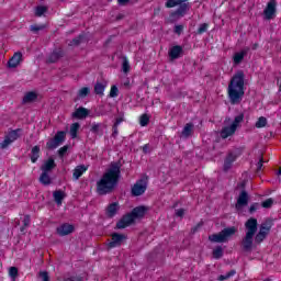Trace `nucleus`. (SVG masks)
Returning <instances> with one entry per match:
<instances>
[{"mask_svg":"<svg viewBox=\"0 0 281 281\" xmlns=\"http://www.w3.org/2000/svg\"><path fill=\"white\" fill-rule=\"evenodd\" d=\"M233 276H236V270H231L226 274H221L217 280L218 281H225L229 280V278H233Z\"/></svg>","mask_w":281,"mask_h":281,"instance_id":"38","label":"nucleus"},{"mask_svg":"<svg viewBox=\"0 0 281 281\" xmlns=\"http://www.w3.org/2000/svg\"><path fill=\"white\" fill-rule=\"evenodd\" d=\"M278 175H280V176H281V167L279 168Z\"/></svg>","mask_w":281,"mask_h":281,"instance_id":"63","label":"nucleus"},{"mask_svg":"<svg viewBox=\"0 0 281 281\" xmlns=\"http://www.w3.org/2000/svg\"><path fill=\"white\" fill-rule=\"evenodd\" d=\"M119 94H120V90L117 89V86H112L109 97L110 98H117Z\"/></svg>","mask_w":281,"mask_h":281,"instance_id":"47","label":"nucleus"},{"mask_svg":"<svg viewBox=\"0 0 281 281\" xmlns=\"http://www.w3.org/2000/svg\"><path fill=\"white\" fill-rule=\"evenodd\" d=\"M100 114L101 115H106L108 113H110L111 112V108H108L106 105H101L100 108Z\"/></svg>","mask_w":281,"mask_h":281,"instance_id":"53","label":"nucleus"},{"mask_svg":"<svg viewBox=\"0 0 281 281\" xmlns=\"http://www.w3.org/2000/svg\"><path fill=\"white\" fill-rule=\"evenodd\" d=\"M149 123H150V116H148V114H142L139 117L140 126H148Z\"/></svg>","mask_w":281,"mask_h":281,"instance_id":"39","label":"nucleus"},{"mask_svg":"<svg viewBox=\"0 0 281 281\" xmlns=\"http://www.w3.org/2000/svg\"><path fill=\"white\" fill-rule=\"evenodd\" d=\"M76 227L69 223H65L57 227V234L58 236H69V234H74V231Z\"/></svg>","mask_w":281,"mask_h":281,"instance_id":"15","label":"nucleus"},{"mask_svg":"<svg viewBox=\"0 0 281 281\" xmlns=\"http://www.w3.org/2000/svg\"><path fill=\"white\" fill-rule=\"evenodd\" d=\"M236 232H238L236 226L226 227L217 234L210 235L209 240L211 243H227L229 238L236 234Z\"/></svg>","mask_w":281,"mask_h":281,"instance_id":"6","label":"nucleus"},{"mask_svg":"<svg viewBox=\"0 0 281 281\" xmlns=\"http://www.w3.org/2000/svg\"><path fill=\"white\" fill-rule=\"evenodd\" d=\"M278 0H270L267 3L266 9L263 10V16L266 21H271V19H276V12H278Z\"/></svg>","mask_w":281,"mask_h":281,"instance_id":"8","label":"nucleus"},{"mask_svg":"<svg viewBox=\"0 0 281 281\" xmlns=\"http://www.w3.org/2000/svg\"><path fill=\"white\" fill-rule=\"evenodd\" d=\"M65 196H67V194L63 190H56L53 192V199L55 203H57L58 205H63V201H65Z\"/></svg>","mask_w":281,"mask_h":281,"instance_id":"23","label":"nucleus"},{"mask_svg":"<svg viewBox=\"0 0 281 281\" xmlns=\"http://www.w3.org/2000/svg\"><path fill=\"white\" fill-rule=\"evenodd\" d=\"M261 207H265V210H271V207H273V198L265 200L261 203Z\"/></svg>","mask_w":281,"mask_h":281,"instance_id":"43","label":"nucleus"},{"mask_svg":"<svg viewBox=\"0 0 281 281\" xmlns=\"http://www.w3.org/2000/svg\"><path fill=\"white\" fill-rule=\"evenodd\" d=\"M22 61H23V53L22 52L14 53L12 58L8 61V67L10 69H16V67H19V65H21Z\"/></svg>","mask_w":281,"mask_h":281,"instance_id":"14","label":"nucleus"},{"mask_svg":"<svg viewBox=\"0 0 281 281\" xmlns=\"http://www.w3.org/2000/svg\"><path fill=\"white\" fill-rule=\"evenodd\" d=\"M246 235L241 239L243 251H251L254 249V237L258 232V220L256 217H250L245 223Z\"/></svg>","mask_w":281,"mask_h":281,"instance_id":"4","label":"nucleus"},{"mask_svg":"<svg viewBox=\"0 0 281 281\" xmlns=\"http://www.w3.org/2000/svg\"><path fill=\"white\" fill-rule=\"evenodd\" d=\"M22 223L23 226L20 228V232H25V229L30 227V223H32V218L30 217V215H25Z\"/></svg>","mask_w":281,"mask_h":281,"instance_id":"37","label":"nucleus"},{"mask_svg":"<svg viewBox=\"0 0 281 281\" xmlns=\"http://www.w3.org/2000/svg\"><path fill=\"white\" fill-rule=\"evenodd\" d=\"M117 212H120V203L117 202L110 203L105 209V215L108 218H113Z\"/></svg>","mask_w":281,"mask_h":281,"instance_id":"16","label":"nucleus"},{"mask_svg":"<svg viewBox=\"0 0 281 281\" xmlns=\"http://www.w3.org/2000/svg\"><path fill=\"white\" fill-rule=\"evenodd\" d=\"M236 159H238V156L233 151H229L227 154V156L224 159V166H223L224 172H229V170H232V166L234 165V161H236Z\"/></svg>","mask_w":281,"mask_h":281,"instance_id":"13","label":"nucleus"},{"mask_svg":"<svg viewBox=\"0 0 281 281\" xmlns=\"http://www.w3.org/2000/svg\"><path fill=\"white\" fill-rule=\"evenodd\" d=\"M85 172H87V166L85 165H79L74 169V173L72 177L76 181H78V179H80V177H82V175H85Z\"/></svg>","mask_w":281,"mask_h":281,"instance_id":"25","label":"nucleus"},{"mask_svg":"<svg viewBox=\"0 0 281 281\" xmlns=\"http://www.w3.org/2000/svg\"><path fill=\"white\" fill-rule=\"evenodd\" d=\"M234 133H236L235 127L229 125V126L222 128L221 137H222V139H227V137H232V135H234Z\"/></svg>","mask_w":281,"mask_h":281,"instance_id":"26","label":"nucleus"},{"mask_svg":"<svg viewBox=\"0 0 281 281\" xmlns=\"http://www.w3.org/2000/svg\"><path fill=\"white\" fill-rule=\"evenodd\" d=\"M9 276H10V278H12V280H16V278H19V268L11 267L9 269Z\"/></svg>","mask_w":281,"mask_h":281,"instance_id":"44","label":"nucleus"},{"mask_svg":"<svg viewBox=\"0 0 281 281\" xmlns=\"http://www.w3.org/2000/svg\"><path fill=\"white\" fill-rule=\"evenodd\" d=\"M105 89H106V82H100V81L95 82V85H94L95 95H100V98H102V95H104Z\"/></svg>","mask_w":281,"mask_h":281,"instance_id":"27","label":"nucleus"},{"mask_svg":"<svg viewBox=\"0 0 281 281\" xmlns=\"http://www.w3.org/2000/svg\"><path fill=\"white\" fill-rule=\"evenodd\" d=\"M229 103L240 104L245 98V71L238 70L229 80L227 87Z\"/></svg>","mask_w":281,"mask_h":281,"instance_id":"2","label":"nucleus"},{"mask_svg":"<svg viewBox=\"0 0 281 281\" xmlns=\"http://www.w3.org/2000/svg\"><path fill=\"white\" fill-rule=\"evenodd\" d=\"M82 43V35H79L78 37H75L69 45L78 46Z\"/></svg>","mask_w":281,"mask_h":281,"instance_id":"52","label":"nucleus"},{"mask_svg":"<svg viewBox=\"0 0 281 281\" xmlns=\"http://www.w3.org/2000/svg\"><path fill=\"white\" fill-rule=\"evenodd\" d=\"M147 184L144 179L138 180L132 188L133 196H142L146 192Z\"/></svg>","mask_w":281,"mask_h":281,"instance_id":"11","label":"nucleus"},{"mask_svg":"<svg viewBox=\"0 0 281 281\" xmlns=\"http://www.w3.org/2000/svg\"><path fill=\"white\" fill-rule=\"evenodd\" d=\"M122 122H124V119L122 117H117L114 122V126H120V124H122Z\"/></svg>","mask_w":281,"mask_h":281,"instance_id":"60","label":"nucleus"},{"mask_svg":"<svg viewBox=\"0 0 281 281\" xmlns=\"http://www.w3.org/2000/svg\"><path fill=\"white\" fill-rule=\"evenodd\" d=\"M188 0H167L166 8H179L170 13V19L172 22L179 21V19H183L188 12H190V2Z\"/></svg>","mask_w":281,"mask_h":281,"instance_id":"5","label":"nucleus"},{"mask_svg":"<svg viewBox=\"0 0 281 281\" xmlns=\"http://www.w3.org/2000/svg\"><path fill=\"white\" fill-rule=\"evenodd\" d=\"M90 133H93V135H102V123H93L91 125Z\"/></svg>","mask_w":281,"mask_h":281,"instance_id":"33","label":"nucleus"},{"mask_svg":"<svg viewBox=\"0 0 281 281\" xmlns=\"http://www.w3.org/2000/svg\"><path fill=\"white\" fill-rule=\"evenodd\" d=\"M271 227H273V222L271 220H266L260 225L259 232H267V235H269V232H271Z\"/></svg>","mask_w":281,"mask_h":281,"instance_id":"31","label":"nucleus"},{"mask_svg":"<svg viewBox=\"0 0 281 281\" xmlns=\"http://www.w3.org/2000/svg\"><path fill=\"white\" fill-rule=\"evenodd\" d=\"M260 207H262L261 204L258 203V202H255V203H252V204L250 205L248 212H249V214H255V212H258V210H259Z\"/></svg>","mask_w":281,"mask_h":281,"instance_id":"45","label":"nucleus"},{"mask_svg":"<svg viewBox=\"0 0 281 281\" xmlns=\"http://www.w3.org/2000/svg\"><path fill=\"white\" fill-rule=\"evenodd\" d=\"M256 128H265L267 126V117L260 116L255 124Z\"/></svg>","mask_w":281,"mask_h":281,"instance_id":"40","label":"nucleus"},{"mask_svg":"<svg viewBox=\"0 0 281 281\" xmlns=\"http://www.w3.org/2000/svg\"><path fill=\"white\" fill-rule=\"evenodd\" d=\"M122 71L123 74H128V71H131V64H128V59H126V57L123 58Z\"/></svg>","mask_w":281,"mask_h":281,"instance_id":"42","label":"nucleus"},{"mask_svg":"<svg viewBox=\"0 0 281 281\" xmlns=\"http://www.w3.org/2000/svg\"><path fill=\"white\" fill-rule=\"evenodd\" d=\"M143 153L144 155H148V153H150V144H145L143 146Z\"/></svg>","mask_w":281,"mask_h":281,"instance_id":"58","label":"nucleus"},{"mask_svg":"<svg viewBox=\"0 0 281 281\" xmlns=\"http://www.w3.org/2000/svg\"><path fill=\"white\" fill-rule=\"evenodd\" d=\"M40 183H42V186H52V178L49 177V172L42 171L40 176Z\"/></svg>","mask_w":281,"mask_h":281,"instance_id":"28","label":"nucleus"},{"mask_svg":"<svg viewBox=\"0 0 281 281\" xmlns=\"http://www.w3.org/2000/svg\"><path fill=\"white\" fill-rule=\"evenodd\" d=\"M78 131H80V123H72L70 125V137H71V139H76V137H78Z\"/></svg>","mask_w":281,"mask_h":281,"instance_id":"34","label":"nucleus"},{"mask_svg":"<svg viewBox=\"0 0 281 281\" xmlns=\"http://www.w3.org/2000/svg\"><path fill=\"white\" fill-rule=\"evenodd\" d=\"M267 232L265 231H259L258 234L255 236V243L257 245H260V243H262L265 240V238H267Z\"/></svg>","mask_w":281,"mask_h":281,"instance_id":"36","label":"nucleus"},{"mask_svg":"<svg viewBox=\"0 0 281 281\" xmlns=\"http://www.w3.org/2000/svg\"><path fill=\"white\" fill-rule=\"evenodd\" d=\"M72 117H75L76 120H85L89 117V110L80 106L72 113Z\"/></svg>","mask_w":281,"mask_h":281,"instance_id":"20","label":"nucleus"},{"mask_svg":"<svg viewBox=\"0 0 281 281\" xmlns=\"http://www.w3.org/2000/svg\"><path fill=\"white\" fill-rule=\"evenodd\" d=\"M47 12V7L45 5H37L35 9V16H43Z\"/></svg>","mask_w":281,"mask_h":281,"instance_id":"41","label":"nucleus"},{"mask_svg":"<svg viewBox=\"0 0 281 281\" xmlns=\"http://www.w3.org/2000/svg\"><path fill=\"white\" fill-rule=\"evenodd\" d=\"M248 53H249V48H245L240 52L235 53L233 56L234 65H240V63L245 60V56H247Z\"/></svg>","mask_w":281,"mask_h":281,"instance_id":"18","label":"nucleus"},{"mask_svg":"<svg viewBox=\"0 0 281 281\" xmlns=\"http://www.w3.org/2000/svg\"><path fill=\"white\" fill-rule=\"evenodd\" d=\"M207 27H210V24L207 23L200 24V27L198 29L196 34H205V32H207Z\"/></svg>","mask_w":281,"mask_h":281,"instance_id":"46","label":"nucleus"},{"mask_svg":"<svg viewBox=\"0 0 281 281\" xmlns=\"http://www.w3.org/2000/svg\"><path fill=\"white\" fill-rule=\"evenodd\" d=\"M248 204H249V193L243 190L238 195L235 207L236 210H243V207H246V205Z\"/></svg>","mask_w":281,"mask_h":281,"instance_id":"12","label":"nucleus"},{"mask_svg":"<svg viewBox=\"0 0 281 281\" xmlns=\"http://www.w3.org/2000/svg\"><path fill=\"white\" fill-rule=\"evenodd\" d=\"M225 255V250L223 249V246H216L212 251V257L215 260H221L223 256Z\"/></svg>","mask_w":281,"mask_h":281,"instance_id":"29","label":"nucleus"},{"mask_svg":"<svg viewBox=\"0 0 281 281\" xmlns=\"http://www.w3.org/2000/svg\"><path fill=\"white\" fill-rule=\"evenodd\" d=\"M65 57V50L63 49V47L59 48H55L50 55L47 57L46 63H48L49 65L54 64V63H58L60 58Z\"/></svg>","mask_w":281,"mask_h":281,"instance_id":"10","label":"nucleus"},{"mask_svg":"<svg viewBox=\"0 0 281 281\" xmlns=\"http://www.w3.org/2000/svg\"><path fill=\"white\" fill-rule=\"evenodd\" d=\"M147 212L148 207L144 205L134 207L130 213H126L120 218L115 225V229H126V227H131L135 221L144 218Z\"/></svg>","mask_w":281,"mask_h":281,"instance_id":"3","label":"nucleus"},{"mask_svg":"<svg viewBox=\"0 0 281 281\" xmlns=\"http://www.w3.org/2000/svg\"><path fill=\"white\" fill-rule=\"evenodd\" d=\"M12 144V142L10 140V138L8 136L4 137V140H2L0 143V148L3 150L5 148H8V146Z\"/></svg>","mask_w":281,"mask_h":281,"instance_id":"49","label":"nucleus"},{"mask_svg":"<svg viewBox=\"0 0 281 281\" xmlns=\"http://www.w3.org/2000/svg\"><path fill=\"white\" fill-rule=\"evenodd\" d=\"M194 133V123H187L181 132L182 137H192V134Z\"/></svg>","mask_w":281,"mask_h":281,"instance_id":"24","label":"nucleus"},{"mask_svg":"<svg viewBox=\"0 0 281 281\" xmlns=\"http://www.w3.org/2000/svg\"><path fill=\"white\" fill-rule=\"evenodd\" d=\"M67 150H69V145H66L58 149V156L60 159H63V157H65V155H67Z\"/></svg>","mask_w":281,"mask_h":281,"instance_id":"48","label":"nucleus"},{"mask_svg":"<svg viewBox=\"0 0 281 281\" xmlns=\"http://www.w3.org/2000/svg\"><path fill=\"white\" fill-rule=\"evenodd\" d=\"M176 216H178L179 218H183V216H186V209H178L176 211Z\"/></svg>","mask_w":281,"mask_h":281,"instance_id":"55","label":"nucleus"},{"mask_svg":"<svg viewBox=\"0 0 281 281\" xmlns=\"http://www.w3.org/2000/svg\"><path fill=\"white\" fill-rule=\"evenodd\" d=\"M245 120V114L244 113H239L237 116H235L233 123L231 124V126L235 127V131L238 128V126H240L241 122Z\"/></svg>","mask_w":281,"mask_h":281,"instance_id":"35","label":"nucleus"},{"mask_svg":"<svg viewBox=\"0 0 281 281\" xmlns=\"http://www.w3.org/2000/svg\"><path fill=\"white\" fill-rule=\"evenodd\" d=\"M262 164H265V158L261 156L257 164V172H259V170H262Z\"/></svg>","mask_w":281,"mask_h":281,"instance_id":"57","label":"nucleus"},{"mask_svg":"<svg viewBox=\"0 0 281 281\" xmlns=\"http://www.w3.org/2000/svg\"><path fill=\"white\" fill-rule=\"evenodd\" d=\"M263 281H271V279H266V280H263Z\"/></svg>","mask_w":281,"mask_h":281,"instance_id":"64","label":"nucleus"},{"mask_svg":"<svg viewBox=\"0 0 281 281\" xmlns=\"http://www.w3.org/2000/svg\"><path fill=\"white\" fill-rule=\"evenodd\" d=\"M41 30H45L44 25H31V32H34V34H37V32H41Z\"/></svg>","mask_w":281,"mask_h":281,"instance_id":"51","label":"nucleus"},{"mask_svg":"<svg viewBox=\"0 0 281 281\" xmlns=\"http://www.w3.org/2000/svg\"><path fill=\"white\" fill-rule=\"evenodd\" d=\"M67 133L65 131H58L54 137L49 138L46 143L47 150H56L58 146L65 143Z\"/></svg>","mask_w":281,"mask_h":281,"instance_id":"7","label":"nucleus"},{"mask_svg":"<svg viewBox=\"0 0 281 281\" xmlns=\"http://www.w3.org/2000/svg\"><path fill=\"white\" fill-rule=\"evenodd\" d=\"M40 157H41V146L35 145L34 147H32L31 154H30V159H31L32 164H36V161H38Z\"/></svg>","mask_w":281,"mask_h":281,"instance_id":"22","label":"nucleus"},{"mask_svg":"<svg viewBox=\"0 0 281 281\" xmlns=\"http://www.w3.org/2000/svg\"><path fill=\"white\" fill-rule=\"evenodd\" d=\"M126 240V235L120 233L111 234V241L106 244L108 249H115V247H122Z\"/></svg>","mask_w":281,"mask_h":281,"instance_id":"9","label":"nucleus"},{"mask_svg":"<svg viewBox=\"0 0 281 281\" xmlns=\"http://www.w3.org/2000/svg\"><path fill=\"white\" fill-rule=\"evenodd\" d=\"M89 93H91V89H89V87H83L78 91V95L75 99V102H78V100H80V98H87V95H89Z\"/></svg>","mask_w":281,"mask_h":281,"instance_id":"32","label":"nucleus"},{"mask_svg":"<svg viewBox=\"0 0 281 281\" xmlns=\"http://www.w3.org/2000/svg\"><path fill=\"white\" fill-rule=\"evenodd\" d=\"M131 0H117L119 5H126Z\"/></svg>","mask_w":281,"mask_h":281,"instance_id":"61","label":"nucleus"},{"mask_svg":"<svg viewBox=\"0 0 281 281\" xmlns=\"http://www.w3.org/2000/svg\"><path fill=\"white\" fill-rule=\"evenodd\" d=\"M21 133H23L22 128L12 130L11 132H9L7 137L10 138L11 142H16V139L21 137Z\"/></svg>","mask_w":281,"mask_h":281,"instance_id":"30","label":"nucleus"},{"mask_svg":"<svg viewBox=\"0 0 281 281\" xmlns=\"http://www.w3.org/2000/svg\"><path fill=\"white\" fill-rule=\"evenodd\" d=\"M182 54H183V46L176 45L169 49V58L171 60H177L178 58H181Z\"/></svg>","mask_w":281,"mask_h":281,"instance_id":"17","label":"nucleus"},{"mask_svg":"<svg viewBox=\"0 0 281 281\" xmlns=\"http://www.w3.org/2000/svg\"><path fill=\"white\" fill-rule=\"evenodd\" d=\"M183 25L182 24H178L173 27V32L175 34H177L178 36H181V34H183Z\"/></svg>","mask_w":281,"mask_h":281,"instance_id":"50","label":"nucleus"},{"mask_svg":"<svg viewBox=\"0 0 281 281\" xmlns=\"http://www.w3.org/2000/svg\"><path fill=\"white\" fill-rule=\"evenodd\" d=\"M38 100V93L34 91L26 92L25 95L23 97V104H32V102H36Z\"/></svg>","mask_w":281,"mask_h":281,"instance_id":"21","label":"nucleus"},{"mask_svg":"<svg viewBox=\"0 0 281 281\" xmlns=\"http://www.w3.org/2000/svg\"><path fill=\"white\" fill-rule=\"evenodd\" d=\"M112 131H113V132H112V137H114V138L117 137V135H119V133H120V132L117 131V125H113V126H112Z\"/></svg>","mask_w":281,"mask_h":281,"instance_id":"59","label":"nucleus"},{"mask_svg":"<svg viewBox=\"0 0 281 281\" xmlns=\"http://www.w3.org/2000/svg\"><path fill=\"white\" fill-rule=\"evenodd\" d=\"M56 168V161L54 158L49 157L42 166V172H52Z\"/></svg>","mask_w":281,"mask_h":281,"instance_id":"19","label":"nucleus"},{"mask_svg":"<svg viewBox=\"0 0 281 281\" xmlns=\"http://www.w3.org/2000/svg\"><path fill=\"white\" fill-rule=\"evenodd\" d=\"M121 169L122 165L120 162H111L109 169L97 182V193L99 196H105V194H111L115 191L122 177Z\"/></svg>","mask_w":281,"mask_h":281,"instance_id":"1","label":"nucleus"},{"mask_svg":"<svg viewBox=\"0 0 281 281\" xmlns=\"http://www.w3.org/2000/svg\"><path fill=\"white\" fill-rule=\"evenodd\" d=\"M201 227H203V222L198 223L193 228H191V232L193 234H196V232H199V229H201Z\"/></svg>","mask_w":281,"mask_h":281,"instance_id":"56","label":"nucleus"},{"mask_svg":"<svg viewBox=\"0 0 281 281\" xmlns=\"http://www.w3.org/2000/svg\"><path fill=\"white\" fill-rule=\"evenodd\" d=\"M40 278L42 279V281H49V272L47 271L40 272Z\"/></svg>","mask_w":281,"mask_h":281,"instance_id":"54","label":"nucleus"},{"mask_svg":"<svg viewBox=\"0 0 281 281\" xmlns=\"http://www.w3.org/2000/svg\"><path fill=\"white\" fill-rule=\"evenodd\" d=\"M124 14L123 13H119L117 15H116V21H122V19H124Z\"/></svg>","mask_w":281,"mask_h":281,"instance_id":"62","label":"nucleus"}]
</instances>
